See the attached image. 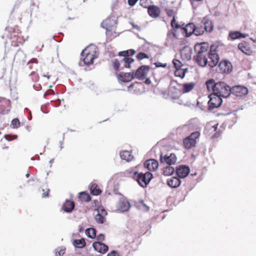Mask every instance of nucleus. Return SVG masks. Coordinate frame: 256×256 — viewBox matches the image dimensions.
Here are the masks:
<instances>
[{"instance_id":"79ce46f5","label":"nucleus","mask_w":256,"mask_h":256,"mask_svg":"<svg viewBox=\"0 0 256 256\" xmlns=\"http://www.w3.org/2000/svg\"><path fill=\"white\" fill-rule=\"evenodd\" d=\"M11 125L14 128H17L20 126V122L17 118H14L11 122Z\"/></svg>"},{"instance_id":"f704fd0d","label":"nucleus","mask_w":256,"mask_h":256,"mask_svg":"<svg viewBox=\"0 0 256 256\" xmlns=\"http://www.w3.org/2000/svg\"><path fill=\"white\" fill-rule=\"evenodd\" d=\"M78 198L82 201L90 202L91 200L90 195L86 192H81L79 194Z\"/></svg>"},{"instance_id":"412c9836","label":"nucleus","mask_w":256,"mask_h":256,"mask_svg":"<svg viewBox=\"0 0 256 256\" xmlns=\"http://www.w3.org/2000/svg\"><path fill=\"white\" fill-rule=\"evenodd\" d=\"M130 208V204L124 198L120 199L117 205V208L118 210L124 212L127 211Z\"/></svg>"},{"instance_id":"e433bc0d","label":"nucleus","mask_w":256,"mask_h":256,"mask_svg":"<svg viewBox=\"0 0 256 256\" xmlns=\"http://www.w3.org/2000/svg\"><path fill=\"white\" fill-rule=\"evenodd\" d=\"M247 36V34L243 33H229V36L232 40L244 38Z\"/></svg>"},{"instance_id":"f257e3e1","label":"nucleus","mask_w":256,"mask_h":256,"mask_svg":"<svg viewBox=\"0 0 256 256\" xmlns=\"http://www.w3.org/2000/svg\"><path fill=\"white\" fill-rule=\"evenodd\" d=\"M208 92H212V94H216L221 98H227L230 94V87L224 82H216L214 79H210L206 82Z\"/></svg>"},{"instance_id":"8fccbe9b","label":"nucleus","mask_w":256,"mask_h":256,"mask_svg":"<svg viewBox=\"0 0 256 256\" xmlns=\"http://www.w3.org/2000/svg\"><path fill=\"white\" fill-rule=\"evenodd\" d=\"M107 256H119V254L117 252L112 250L108 253Z\"/></svg>"},{"instance_id":"49530a36","label":"nucleus","mask_w":256,"mask_h":256,"mask_svg":"<svg viewBox=\"0 0 256 256\" xmlns=\"http://www.w3.org/2000/svg\"><path fill=\"white\" fill-rule=\"evenodd\" d=\"M171 26L173 28H178L180 27V26L176 22L175 16H174L171 21Z\"/></svg>"},{"instance_id":"b1692460","label":"nucleus","mask_w":256,"mask_h":256,"mask_svg":"<svg viewBox=\"0 0 256 256\" xmlns=\"http://www.w3.org/2000/svg\"><path fill=\"white\" fill-rule=\"evenodd\" d=\"M181 181L176 176L171 177L167 180L168 185L172 188H176L180 184Z\"/></svg>"},{"instance_id":"a18cd8bd","label":"nucleus","mask_w":256,"mask_h":256,"mask_svg":"<svg viewBox=\"0 0 256 256\" xmlns=\"http://www.w3.org/2000/svg\"><path fill=\"white\" fill-rule=\"evenodd\" d=\"M150 58L149 56L144 52H140L136 56V58L138 60H140L144 58Z\"/></svg>"},{"instance_id":"dca6fc26","label":"nucleus","mask_w":256,"mask_h":256,"mask_svg":"<svg viewBox=\"0 0 256 256\" xmlns=\"http://www.w3.org/2000/svg\"><path fill=\"white\" fill-rule=\"evenodd\" d=\"M92 246L96 251L102 254L106 253L108 250V246L100 242H94Z\"/></svg>"},{"instance_id":"e2e57ef3","label":"nucleus","mask_w":256,"mask_h":256,"mask_svg":"<svg viewBox=\"0 0 256 256\" xmlns=\"http://www.w3.org/2000/svg\"><path fill=\"white\" fill-rule=\"evenodd\" d=\"M13 136L12 139H16L18 138V136H16V135L13 136Z\"/></svg>"},{"instance_id":"37998d69","label":"nucleus","mask_w":256,"mask_h":256,"mask_svg":"<svg viewBox=\"0 0 256 256\" xmlns=\"http://www.w3.org/2000/svg\"><path fill=\"white\" fill-rule=\"evenodd\" d=\"M150 0H140V4L144 8H148V7L150 6Z\"/></svg>"},{"instance_id":"9b49d317","label":"nucleus","mask_w":256,"mask_h":256,"mask_svg":"<svg viewBox=\"0 0 256 256\" xmlns=\"http://www.w3.org/2000/svg\"><path fill=\"white\" fill-rule=\"evenodd\" d=\"M177 160V158L174 153L170 154V155L166 154L163 156L161 154L160 156V162L162 164H166L169 166L174 164Z\"/></svg>"},{"instance_id":"864d4df0","label":"nucleus","mask_w":256,"mask_h":256,"mask_svg":"<svg viewBox=\"0 0 256 256\" xmlns=\"http://www.w3.org/2000/svg\"><path fill=\"white\" fill-rule=\"evenodd\" d=\"M166 13L168 16H172L174 14V11L172 10H166Z\"/></svg>"},{"instance_id":"2eb2a0df","label":"nucleus","mask_w":256,"mask_h":256,"mask_svg":"<svg viewBox=\"0 0 256 256\" xmlns=\"http://www.w3.org/2000/svg\"><path fill=\"white\" fill-rule=\"evenodd\" d=\"M97 211V214L95 216L96 221L99 224H103L106 220V216L108 213L104 208H100L96 209Z\"/></svg>"},{"instance_id":"13d9d810","label":"nucleus","mask_w":256,"mask_h":256,"mask_svg":"<svg viewBox=\"0 0 256 256\" xmlns=\"http://www.w3.org/2000/svg\"><path fill=\"white\" fill-rule=\"evenodd\" d=\"M145 83L146 84H150V79L147 78L145 81Z\"/></svg>"},{"instance_id":"4c0bfd02","label":"nucleus","mask_w":256,"mask_h":256,"mask_svg":"<svg viewBox=\"0 0 256 256\" xmlns=\"http://www.w3.org/2000/svg\"><path fill=\"white\" fill-rule=\"evenodd\" d=\"M138 172L136 171H135L134 169L132 168L130 170H128L126 171L125 174L126 176L129 177H131L134 179L136 180V176H138Z\"/></svg>"},{"instance_id":"72a5a7b5","label":"nucleus","mask_w":256,"mask_h":256,"mask_svg":"<svg viewBox=\"0 0 256 256\" xmlns=\"http://www.w3.org/2000/svg\"><path fill=\"white\" fill-rule=\"evenodd\" d=\"M196 28V26L193 23H188L182 28V30L184 32H195Z\"/></svg>"},{"instance_id":"423d86ee","label":"nucleus","mask_w":256,"mask_h":256,"mask_svg":"<svg viewBox=\"0 0 256 256\" xmlns=\"http://www.w3.org/2000/svg\"><path fill=\"white\" fill-rule=\"evenodd\" d=\"M117 24V17L113 14L110 15L101 23V26L106 32H111L115 30Z\"/></svg>"},{"instance_id":"c85d7f7f","label":"nucleus","mask_w":256,"mask_h":256,"mask_svg":"<svg viewBox=\"0 0 256 256\" xmlns=\"http://www.w3.org/2000/svg\"><path fill=\"white\" fill-rule=\"evenodd\" d=\"M120 156L122 159L126 160L127 162L131 161L133 160L134 156L128 150H123L120 152Z\"/></svg>"},{"instance_id":"ea45409f","label":"nucleus","mask_w":256,"mask_h":256,"mask_svg":"<svg viewBox=\"0 0 256 256\" xmlns=\"http://www.w3.org/2000/svg\"><path fill=\"white\" fill-rule=\"evenodd\" d=\"M86 234L89 238H94L96 236V230L94 228H89L86 230Z\"/></svg>"},{"instance_id":"39448f33","label":"nucleus","mask_w":256,"mask_h":256,"mask_svg":"<svg viewBox=\"0 0 256 256\" xmlns=\"http://www.w3.org/2000/svg\"><path fill=\"white\" fill-rule=\"evenodd\" d=\"M134 62V60L130 57H124L120 59H114L112 61V66L116 72L120 70V64H123L124 68H130V64Z\"/></svg>"},{"instance_id":"6e6d98bb","label":"nucleus","mask_w":256,"mask_h":256,"mask_svg":"<svg viewBox=\"0 0 256 256\" xmlns=\"http://www.w3.org/2000/svg\"><path fill=\"white\" fill-rule=\"evenodd\" d=\"M218 124H214L213 126H212V128H214V130L216 131L217 129V128H218Z\"/></svg>"},{"instance_id":"c756f323","label":"nucleus","mask_w":256,"mask_h":256,"mask_svg":"<svg viewBox=\"0 0 256 256\" xmlns=\"http://www.w3.org/2000/svg\"><path fill=\"white\" fill-rule=\"evenodd\" d=\"M90 193L94 196H98L101 194L102 190L96 183H92L90 185Z\"/></svg>"},{"instance_id":"bf43d9fd","label":"nucleus","mask_w":256,"mask_h":256,"mask_svg":"<svg viewBox=\"0 0 256 256\" xmlns=\"http://www.w3.org/2000/svg\"><path fill=\"white\" fill-rule=\"evenodd\" d=\"M202 0H191V3L192 4H194V2H200V1H202Z\"/></svg>"},{"instance_id":"5701e85b","label":"nucleus","mask_w":256,"mask_h":256,"mask_svg":"<svg viewBox=\"0 0 256 256\" xmlns=\"http://www.w3.org/2000/svg\"><path fill=\"white\" fill-rule=\"evenodd\" d=\"M202 28H204L206 32H212L214 28L212 22L207 18H204L202 21Z\"/></svg>"},{"instance_id":"6e6552de","label":"nucleus","mask_w":256,"mask_h":256,"mask_svg":"<svg viewBox=\"0 0 256 256\" xmlns=\"http://www.w3.org/2000/svg\"><path fill=\"white\" fill-rule=\"evenodd\" d=\"M200 133L198 132H195L190 134L183 140V144L186 149H190L195 146L196 144V140L199 138Z\"/></svg>"},{"instance_id":"473e14b6","label":"nucleus","mask_w":256,"mask_h":256,"mask_svg":"<svg viewBox=\"0 0 256 256\" xmlns=\"http://www.w3.org/2000/svg\"><path fill=\"white\" fill-rule=\"evenodd\" d=\"M74 246L78 248H82L86 246V242L84 238L74 240L72 242Z\"/></svg>"},{"instance_id":"f3484780","label":"nucleus","mask_w":256,"mask_h":256,"mask_svg":"<svg viewBox=\"0 0 256 256\" xmlns=\"http://www.w3.org/2000/svg\"><path fill=\"white\" fill-rule=\"evenodd\" d=\"M220 70L224 73H229L232 70L231 63L226 60H222L218 64Z\"/></svg>"},{"instance_id":"cd10ccee","label":"nucleus","mask_w":256,"mask_h":256,"mask_svg":"<svg viewBox=\"0 0 256 256\" xmlns=\"http://www.w3.org/2000/svg\"><path fill=\"white\" fill-rule=\"evenodd\" d=\"M74 203L70 200H66V202L62 206L64 210L67 212H71L74 208Z\"/></svg>"},{"instance_id":"2f4dec72","label":"nucleus","mask_w":256,"mask_h":256,"mask_svg":"<svg viewBox=\"0 0 256 256\" xmlns=\"http://www.w3.org/2000/svg\"><path fill=\"white\" fill-rule=\"evenodd\" d=\"M187 70V68H184L176 69L174 76L176 77H180V78H182L184 77Z\"/></svg>"},{"instance_id":"9d476101","label":"nucleus","mask_w":256,"mask_h":256,"mask_svg":"<svg viewBox=\"0 0 256 256\" xmlns=\"http://www.w3.org/2000/svg\"><path fill=\"white\" fill-rule=\"evenodd\" d=\"M210 100L208 102L209 109L212 110L214 108L219 107L222 103L221 97L218 96L216 94H210Z\"/></svg>"},{"instance_id":"7ed1b4c3","label":"nucleus","mask_w":256,"mask_h":256,"mask_svg":"<svg viewBox=\"0 0 256 256\" xmlns=\"http://www.w3.org/2000/svg\"><path fill=\"white\" fill-rule=\"evenodd\" d=\"M98 48L94 44L89 45L81 53L84 63L87 66L92 64L94 60L98 58Z\"/></svg>"},{"instance_id":"4be33fe9","label":"nucleus","mask_w":256,"mask_h":256,"mask_svg":"<svg viewBox=\"0 0 256 256\" xmlns=\"http://www.w3.org/2000/svg\"><path fill=\"white\" fill-rule=\"evenodd\" d=\"M144 166L150 171L153 172L157 170L158 166V164L157 160L154 159H150L145 162Z\"/></svg>"},{"instance_id":"6ab92c4d","label":"nucleus","mask_w":256,"mask_h":256,"mask_svg":"<svg viewBox=\"0 0 256 256\" xmlns=\"http://www.w3.org/2000/svg\"><path fill=\"white\" fill-rule=\"evenodd\" d=\"M180 53L182 60L188 61L191 59L192 50L190 47L184 46L180 51Z\"/></svg>"},{"instance_id":"58836bf2","label":"nucleus","mask_w":256,"mask_h":256,"mask_svg":"<svg viewBox=\"0 0 256 256\" xmlns=\"http://www.w3.org/2000/svg\"><path fill=\"white\" fill-rule=\"evenodd\" d=\"M135 50H129L126 51L120 52L118 53V55L120 56H123L124 57H130V56H132L134 54Z\"/></svg>"},{"instance_id":"4468645a","label":"nucleus","mask_w":256,"mask_h":256,"mask_svg":"<svg viewBox=\"0 0 256 256\" xmlns=\"http://www.w3.org/2000/svg\"><path fill=\"white\" fill-rule=\"evenodd\" d=\"M149 70L150 66H142L134 73V78L140 80H143L147 76Z\"/></svg>"},{"instance_id":"ddd939ff","label":"nucleus","mask_w":256,"mask_h":256,"mask_svg":"<svg viewBox=\"0 0 256 256\" xmlns=\"http://www.w3.org/2000/svg\"><path fill=\"white\" fill-rule=\"evenodd\" d=\"M230 93L236 96L241 97L248 93V90L242 86H235L230 88Z\"/></svg>"},{"instance_id":"393cba45","label":"nucleus","mask_w":256,"mask_h":256,"mask_svg":"<svg viewBox=\"0 0 256 256\" xmlns=\"http://www.w3.org/2000/svg\"><path fill=\"white\" fill-rule=\"evenodd\" d=\"M149 15L154 18H158L160 14V8L155 6H151L148 7V10Z\"/></svg>"},{"instance_id":"0eeeda50","label":"nucleus","mask_w":256,"mask_h":256,"mask_svg":"<svg viewBox=\"0 0 256 256\" xmlns=\"http://www.w3.org/2000/svg\"><path fill=\"white\" fill-rule=\"evenodd\" d=\"M136 176V180L138 184L142 188L146 187L153 178L152 174L150 172H140Z\"/></svg>"},{"instance_id":"09e8293b","label":"nucleus","mask_w":256,"mask_h":256,"mask_svg":"<svg viewBox=\"0 0 256 256\" xmlns=\"http://www.w3.org/2000/svg\"><path fill=\"white\" fill-rule=\"evenodd\" d=\"M105 239V236L103 234H100L96 236L97 242H102L104 241Z\"/></svg>"},{"instance_id":"f03ea898","label":"nucleus","mask_w":256,"mask_h":256,"mask_svg":"<svg viewBox=\"0 0 256 256\" xmlns=\"http://www.w3.org/2000/svg\"><path fill=\"white\" fill-rule=\"evenodd\" d=\"M225 50V46L222 42H216L211 45L210 51L208 54L210 60L208 64L210 68L215 66L219 62L220 58L218 52L222 53Z\"/></svg>"},{"instance_id":"0e129e2a","label":"nucleus","mask_w":256,"mask_h":256,"mask_svg":"<svg viewBox=\"0 0 256 256\" xmlns=\"http://www.w3.org/2000/svg\"><path fill=\"white\" fill-rule=\"evenodd\" d=\"M230 32H239L238 31H231Z\"/></svg>"},{"instance_id":"5fc2aeb1","label":"nucleus","mask_w":256,"mask_h":256,"mask_svg":"<svg viewBox=\"0 0 256 256\" xmlns=\"http://www.w3.org/2000/svg\"><path fill=\"white\" fill-rule=\"evenodd\" d=\"M220 13L219 11H216L214 14V16H220Z\"/></svg>"},{"instance_id":"3c124183","label":"nucleus","mask_w":256,"mask_h":256,"mask_svg":"<svg viewBox=\"0 0 256 256\" xmlns=\"http://www.w3.org/2000/svg\"><path fill=\"white\" fill-rule=\"evenodd\" d=\"M138 0H128V4L130 6H134Z\"/></svg>"},{"instance_id":"bb28decb","label":"nucleus","mask_w":256,"mask_h":256,"mask_svg":"<svg viewBox=\"0 0 256 256\" xmlns=\"http://www.w3.org/2000/svg\"><path fill=\"white\" fill-rule=\"evenodd\" d=\"M207 56L206 54H202L199 56V54H196V61L198 65L201 66H205L208 64Z\"/></svg>"},{"instance_id":"4d7b16f0","label":"nucleus","mask_w":256,"mask_h":256,"mask_svg":"<svg viewBox=\"0 0 256 256\" xmlns=\"http://www.w3.org/2000/svg\"><path fill=\"white\" fill-rule=\"evenodd\" d=\"M42 76L44 77H46V78L48 80L50 78V76L48 75V74H43Z\"/></svg>"},{"instance_id":"7c9ffc66","label":"nucleus","mask_w":256,"mask_h":256,"mask_svg":"<svg viewBox=\"0 0 256 256\" xmlns=\"http://www.w3.org/2000/svg\"><path fill=\"white\" fill-rule=\"evenodd\" d=\"M195 83H186L182 84V92L187 93L190 92L194 87Z\"/></svg>"},{"instance_id":"1a4fd4ad","label":"nucleus","mask_w":256,"mask_h":256,"mask_svg":"<svg viewBox=\"0 0 256 256\" xmlns=\"http://www.w3.org/2000/svg\"><path fill=\"white\" fill-rule=\"evenodd\" d=\"M11 109L10 101L4 98L0 97V114H6Z\"/></svg>"},{"instance_id":"a19ab883","label":"nucleus","mask_w":256,"mask_h":256,"mask_svg":"<svg viewBox=\"0 0 256 256\" xmlns=\"http://www.w3.org/2000/svg\"><path fill=\"white\" fill-rule=\"evenodd\" d=\"M172 64L176 69L181 68L183 66L182 62L177 59H174L172 60Z\"/></svg>"},{"instance_id":"c9c22d12","label":"nucleus","mask_w":256,"mask_h":256,"mask_svg":"<svg viewBox=\"0 0 256 256\" xmlns=\"http://www.w3.org/2000/svg\"><path fill=\"white\" fill-rule=\"evenodd\" d=\"M174 172V169L173 167L168 166L164 168L162 170V174L164 175L168 176L172 175Z\"/></svg>"},{"instance_id":"aec40b11","label":"nucleus","mask_w":256,"mask_h":256,"mask_svg":"<svg viewBox=\"0 0 256 256\" xmlns=\"http://www.w3.org/2000/svg\"><path fill=\"white\" fill-rule=\"evenodd\" d=\"M176 172L178 177L181 178H184L190 173V168L188 166H180L176 168Z\"/></svg>"},{"instance_id":"603ef678","label":"nucleus","mask_w":256,"mask_h":256,"mask_svg":"<svg viewBox=\"0 0 256 256\" xmlns=\"http://www.w3.org/2000/svg\"><path fill=\"white\" fill-rule=\"evenodd\" d=\"M49 192H50V190L46 189V192H44V193L42 194V197L43 198L48 197V196Z\"/></svg>"},{"instance_id":"a878e982","label":"nucleus","mask_w":256,"mask_h":256,"mask_svg":"<svg viewBox=\"0 0 256 256\" xmlns=\"http://www.w3.org/2000/svg\"><path fill=\"white\" fill-rule=\"evenodd\" d=\"M238 48L243 53L248 55H250L252 53V50L249 46L248 44L246 42H242L238 44Z\"/></svg>"},{"instance_id":"052dcab7","label":"nucleus","mask_w":256,"mask_h":256,"mask_svg":"<svg viewBox=\"0 0 256 256\" xmlns=\"http://www.w3.org/2000/svg\"><path fill=\"white\" fill-rule=\"evenodd\" d=\"M133 26L135 28L138 30H140V28L138 26L133 25Z\"/></svg>"},{"instance_id":"c03bdc74","label":"nucleus","mask_w":256,"mask_h":256,"mask_svg":"<svg viewBox=\"0 0 256 256\" xmlns=\"http://www.w3.org/2000/svg\"><path fill=\"white\" fill-rule=\"evenodd\" d=\"M138 204V206L140 208L146 211L149 210V208L144 203V202L142 200H139Z\"/></svg>"},{"instance_id":"de8ad7c7","label":"nucleus","mask_w":256,"mask_h":256,"mask_svg":"<svg viewBox=\"0 0 256 256\" xmlns=\"http://www.w3.org/2000/svg\"><path fill=\"white\" fill-rule=\"evenodd\" d=\"M100 206V202L98 200H94L92 202V206L96 208V209H98L100 208H102V206Z\"/></svg>"},{"instance_id":"680f3d73","label":"nucleus","mask_w":256,"mask_h":256,"mask_svg":"<svg viewBox=\"0 0 256 256\" xmlns=\"http://www.w3.org/2000/svg\"><path fill=\"white\" fill-rule=\"evenodd\" d=\"M58 253H60V256H61L62 254H64V251L63 250H60Z\"/></svg>"},{"instance_id":"a211bd4d","label":"nucleus","mask_w":256,"mask_h":256,"mask_svg":"<svg viewBox=\"0 0 256 256\" xmlns=\"http://www.w3.org/2000/svg\"><path fill=\"white\" fill-rule=\"evenodd\" d=\"M118 80L122 82H130L134 78V72H121L117 76Z\"/></svg>"},{"instance_id":"f8f14e48","label":"nucleus","mask_w":256,"mask_h":256,"mask_svg":"<svg viewBox=\"0 0 256 256\" xmlns=\"http://www.w3.org/2000/svg\"><path fill=\"white\" fill-rule=\"evenodd\" d=\"M209 48L208 44L207 42H202L200 44H196L194 47V50L196 54H199V56L202 54L208 55V50Z\"/></svg>"},{"instance_id":"20e7f679","label":"nucleus","mask_w":256,"mask_h":256,"mask_svg":"<svg viewBox=\"0 0 256 256\" xmlns=\"http://www.w3.org/2000/svg\"><path fill=\"white\" fill-rule=\"evenodd\" d=\"M194 33H168V39L174 44H184L186 43L185 38L190 36ZM196 36H198L203 33H194Z\"/></svg>"}]
</instances>
